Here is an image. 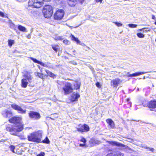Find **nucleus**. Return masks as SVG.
<instances>
[{"label": "nucleus", "mask_w": 156, "mask_h": 156, "mask_svg": "<svg viewBox=\"0 0 156 156\" xmlns=\"http://www.w3.org/2000/svg\"><path fill=\"white\" fill-rule=\"evenodd\" d=\"M42 133L38 131H34L31 133L27 136L29 141L39 143L41 142V138L42 137Z\"/></svg>", "instance_id": "nucleus-1"}, {"label": "nucleus", "mask_w": 156, "mask_h": 156, "mask_svg": "<svg viewBox=\"0 0 156 156\" xmlns=\"http://www.w3.org/2000/svg\"><path fill=\"white\" fill-rule=\"evenodd\" d=\"M53 11V8L51 5H46L43 8L42 13L45 18H48L51 17L52 16Z\"/></svg>", "instance_id": "nucleus-2"}, {"label": "nucleus", "mask_w": 156, "mask_h": 156, "mask_svg": "<svg viewBox=\"0 0 156 156\" xmlns=\"http://www.w3.org/2000/svg\"><path fill=\"white\" fill-rule=\"evenodd\" d=\"M61 83L64 84L62 89L65 95L68 94L73 92V89L71 83L68 82H62Z\"/></svg>", "instance_id": "nucleus-3"}, {"label": "nucleus", "mask_w": 156, "mask_h": 156, "mask_svg": "<svg viewBox=\"0 0 156 156\" xmlns=\"http://www.w3.org/2000/svg\"><path fill=\"white\" fill-rule=\"evenodd\" d=\"M18 124H15L11 126L10 127V132H13L14 133L20 132L23 130L24 125L21 123Z\"/></svg>", "instance_id": "nucleus-4"}, {"label": "nucleus", "mask_w": 156, "mask_h": 156, "mask_svg": "<svg viewBox=\"0 0 156 156\" xmlns=\"http://www.w3.org/2000/svg\"><path fill=\"white\" fill-rule=\"evenodd\" d=\"M23 76L25 78L22 79L21 80V86L22 87L26 88L27 87L28 84V81L29 82H30V80L32 79V77L30 74H25Z\"/></svg>", "instance_id": "nucleus-5"}, {"label": "nucleus", "mask_w": 156, "mask_h": 156, "mask_svg": "<svg viewBox=\"0 0 156 156\" xmlns=\"http://www.w3.org/2000/svg\"><path fill=\"white\" fill-rule=\"evenodd\" d=\"M65 14V12L62 9H58L56 11L53 15L55 20H59L62 19Z\"/></svg>", "instance_id": "nucleus-6"}, {"label": "nucleus", "mask_w": 156, "mask_h": 156, "mask_svg": "<svg viewBox=\"0 0 156 156\" xmlns=\"http://www.w3.org/2000/svg\"><path fill=\"white\" fill-rule=\"evenodd\" d=\"M28 3L29 5L37 8L41 7L43 5L42 0H29Z\"/></svg>", "instance_id": "nucleus-7"}, {"label": "nucleus", "mask_w": 156, "mask_h": 156, "mask_svg": "<svg viewBox=\"0 0 156 156\" xmlns=\"http://www.w3.org/2000/svg\"><path fill=\"white\" fill-rule=\"evenodd\" d=\"M90 130L89 126L86 124H84L82 125L80 124L78 126V127L76 128V130L81 133L87 132Z\"/></svg>", "instance_id": "nucleus-8"}, {"label": "nucleus", "mask_w": 156, "mask_h": 156, "mask_svg": "<svg viewBox=\"0 0 156 156\" xmlns=\"http://www.w3.org/2000/svg\"><path fill=\"white\" fill-rule=\"evenodd\" d=\"M28 116L30 119L35 120H39L41 118V115L39 112L33 111H29Z\"/></svg>", "instance_id": "nucleus-9"}, {"label": "nucleus", "mask_w": 156, "mask_h": 156, "mask_svg": "<svg viewBox=\"0 0 156 156\" xmlns=\"http://www.w3.org/2000/svg\"><path fill=\"white\" fill-rule=\"evenodd\" d=\"M85 0H67V3L69 6L74 7L78 3L82 4Z\"/></svg>", "instance_id": "nucleus-10"}, {"label": "nucleus", "mask_w": 156, "mask_h": 156, "mask_svg": "<svg viewBox=\"0 0 156 156\" xmlns=\"http://www.w3.org/2000/svg\"><path fill=\"white\" fill-rule=\"evenodd\" d=\"M11 106L13 109L17 111L20 114L25 113L26 112V110L23 109L21 107L15 104H12Z\"/></svg>", "instance_id": "nucleus-11"}, {"label": "nucleus", "mask_w": 156, "mask_h": 156, "mask_svg": "<svg viewBox=\"0 0 156 156\" xmlns=\"http://www.w3.org/2000/svg\"><path fill=\"white\" fill-rule=\"evenodd\" d=\"M122 82V80L119 78H116L112 80L111 81V85L113 88H116Z\"/></svg>", "instance_id": "nucleus-12"}, {"label": "nucleus", "mask_w": 156, "mask_h": 156, "mask_svg": "<svg viewBox=\"0 0 156 156\" xmlns=\"http://www.w3.org/2000/svg\"><path fill=\"white\" fill-rule=\"evenodd\" d=\"M22 121V118L19 116H14L10 118V123L19 124Z\"/></svg>", "instance_id": "nucleus-13"}, {"label": "nucleus", "mask_w": 156, "mask_h": 156, "mask_svg": "<svg viewBox=\"0 0 156 156\" xmlns=\"http://www.w3.org/2000/svg\"><path fill=\"white\" fill-rule=\"evenodd\" d=\"M107 142L111 145L118 147H125V145L124 144L115 141H108Z\"/></svg>", "instance_id": "nucleus-14"}, {"label": "nucleus", "mask_w": 156, "mask_h": 156, "mask_svg": "<svg viewBox=\"0 0 156 156\" xmlns=\"http://www.w3.org/2000/svg\"><path fill=\"white\" fill-rule=\"evenodd\" d=\"M106 121L108 124V127L111 129L115 128V124L114 121L111 119H106Z\"/></svg>", "instance_id": "nucleus-15"}, {"label": "nucleus", "mask_w": 156, "mask_h": 156, "mask_svg": "<svg viewBox=\"0 0 156 156\" xmlns=\"http://www.w3.org/2000/svg\"><path fill=\"white\" fill-rule=\"evenodd\" d=\"M80 96V95L79 93H73L71 96L70 100L72 102L76 101Z\"/></svg>", "instance_id": "nucleus-16"}, {"label": "nucleus", "mask_w": 156, "mask_h": 156, "mask_svg": "<svg viewBox=\"0 0 156 156\" xmlns=\"http://www.w3.org/2000/svg\"><path fill=\"white\" fill-rule=\"evenodd\" d=\"M147 106L150 108H156V100H152L149 101L147 103Z\"/></svg>", "instance_id": "nucleus-17"}, {"label": "nucleus", "mask_w": 156, "mask_h": 156, "mask_svg": "<svg viewBox=\"0 0 156 156\" xmlns=\"http://www.w3.org/2000/svg\"><path fill=\"white\" fill-rule=\"evenodd\" d=\"M30 59L33 61L34 63H36L38 64H40L42 66H43L45 67H48V66L44 63L41 62L37 60L36 59L32 57H30Z\"/></svg>", "instance_id": "nucleus-18"}, {"label": "nucleus", "mask_w": 156, "mask_h": 156, "mask_svg": "<svg viewBox=\"0 0 156 156\" xmlns=\"http://www.w3.org/2000/svg\"><path fill=\"white\" fill-rule=\"evenodd\" d=\"M75 82L76 83L74 84L73 85L74 86V89L76 90H77L80 88L81 82L78 80H75Z\"/></svg>", "instance_id": "nucleus-19"}, {"label": "nucleus", "mask_w": 156, "mask_h": 156, "mask_svg": "<svg viewBox=\"0 0 156 156\" xmlns=\"http://www.w3.org/2000/svg\"><path fill=\"white\" fill-rule=\"evenodd\" d=\"M36 74L37 76L39 78L42 79L43 80H44L45 79V77H47L48 76V75H44L42 73L37 72Z\"/></svg>", "instance_id": "nucleus-20"}, {"label": "nucleus", "mask_w": 156, "mask_h": 156, "mask_svg": "<svg viewBox=\"0 0 156 156\" xmlns=\"http://www.w3.org/2000/svg\"><path fill=\"white\" fill-rule=\"evenodd\" d=\"M71 40L72 41H75L77 44H80V41L77 37H76L74 35L72 34L70 35Z\"/></svg>", "instance_id": "nucleus-21"}, {"label": "nucleus", "mask_w": 156, "mask_h": 156, "mask_svg": "<svg viewBox=\"0 0 156 156\" xmlns=\"http://www.w3.org/2000/svg\"><path fill=\"white\" fill-rule=\"evenodd\" d=\"M123 155L121 153H111L108 154L106 156H123Z\"/></svg>", "instance_id": "nucleus-22"}, {"label": "nucleus", "mask_w": 156, "mask_h": 156, "mask_svg": "<svg viewBox=\"0 0 156 156\" xmlns=\"http://www.w3.org/2000/svg\"><path fill=\"white\" fill-rule=\"evenodd\" d=\"M46 73L48 74V76H49L51 77L54 78L56 76V75L53 73H52L51 72H50L49 70H45Z\"/></svg>", "instance_id": "nucleus-23"}, {"label": "nucleus", "mask_w": 156, "mask_h": 156, "mask_svg": "<svg viewBox=\"0 0 156 156\" xmlns=\"http://www.w3.org/2000/svg\"><path fill=\"white\" fill-rule=\"evenodd\" d=\"M51 47L53 50L56 52H57V51L59 50V45L57 44H52L51 45Z\"/></svg>", "instance_id": "nucleus-24"}, {"label": "nucleus", "mask_w": 156, "mask_h": 156, "mask_svg": "<svg viewBox=\"0 0 156 156\" xmlns=\"http://www.w3.org/2000/svg\"><path fill=\"white\" fill-rule=\"evenodd\" d=\"M2 115L5 117L7 118L10 115V112L7 110H5L3 111Z\"/></svg>", "instance_id": "nucleus-25"}, {"label": "nucleus", "mask_w": 156, "mask_h": 156, "mask_svg": "<svg viewBox=\"0 0 156 156\" xmlns=\"http://www.w3.org/2000/svg\"><path fill=\"white\" fill-rule=\"evenodd\" d=\"M89 143L91 146H93L96 144V141L94 139L91 138L89 141Z\"/></svg>", "instance_id": "nucleus-26"}, {"label": "nucleus", "mask_w": 156, "mask_h": 156, "mask_svg": "<svg viewBox=\"0 0 156 156\" xmlns=\"http://www.w3.org/2000/svg\"><path fill=\"white\" fill-rule=\"evenodd\" d=\"M41 143H42L44 144H49L50 143V141L48 137L47 136L42 141L41 140Z\"/></svg>", "instance_id": "nucleus-27"}, {"label": "nucleus", "mask_w": 156, "mask_h": 156, "mask_svg": "<svg viewBox=\"0 0 156 156\" xmlns=\"http://www.w3.org/2000/svg\"><path fill=\"white\" fill-rule=\"evenodd\" d=\"M18 29L20 31L24 32L26 31V29L25 27L22 26L21 25H20L18 26Z\"/></svg>", "instance_id": "nucleus-28"}, {"label": "nucleus", "mask_w": 156, "mask_h": 156, "mask_svg": "<svg viewBox=\"0 0 156 156\" xmlns=\"http://www.w3.org/2000/svg\"><path fill=\"white\" fill-rule=\"evenodd\" d=\"M145 73V72H136V73H134V76H137L139 75L143 74Z\"/></svg>", "instance_id": "nucleus-29"}, {"label": "nucleus", "mask_w": 156, "mask_h": 156, "mask_svg": "<svg viewBox=\"0 0 156 156\" xmlns=\"http://www.w3.org/2000/svg\"><path fill=\"white\" fill-rule=\"evenodd\" d=\"M137 36L139 37V38H143L144 37V35L143 34H142V33L140 32V33H138L136 34Z\"/></svg>", "instance_id": "nucleus-30"}, {"label": "nucleus", "mask_w": 156, "mask_h": 156, "mask_svg": "<svg viewBox=\"0 0 156 156\" xmlns=\"http://www.w3.org/2000/svg\"><path fill=\"white\" fill-rule=\"evenodd\" d=\"M129 27L132 28H134L136 27L137 25H136L133 24H129L128 25Z\"/></svg>", "instance_id": "nucleus-31"}, {"label": "nucleus", "mask_w": 156, "mask_h": 156, "mask_svg": "<svg viewBox=\"0 0 156 156\" xmlns=\"http://www.w3.org/2000/svg\"><path fill=\"white\" fill-rule=\"evenodd\" d=\"M118 27H121L122 26V24L121 23H119L116 22H113Z\"/></svg>", "instance_id": "nucleus-32"}, {"label": "nucleus", "mask_w": 156, "mask_h": 156, "mask_svg": "<svg viewBox=\"0 0 156 156\" xmlns=\"http://www.w3.org/2000/svg\"><path fill=\"white\" fill-rule=\"evenodd\" d=\"M80 141L83 142L84 143H86L87 140L86 139L83 137H82L80 140Z\"/></svg>", "instance_id": "nucleus-33"}, {"label": "nucleus", "mask_w": 156, "mask_h": 156, "mask_svg": "<svg viewBox=\"0 0 156 156\" xmlns=\"http://www.w3.org/2000/svg\"><path fill=\"white\" fill-rule=\"evenodd\" d=\"M144 148L147 149H148L149 151H151L152 152H153L154 151V149L152 148H150L146 146L144 147Z\"/></svg>", "instance_id": "nucleus-34"}, {"label": "nucleus", "mask_w": 156, "mask_h": 156, "mask_svg": "<svg viewBox=\"0 0 156 156\" xmlns=\"http://www.w3.org/2000/svg\"><path fill=\"white\" fill-rule=\"evenodd\" d=\"M63 42L66 44H68L69 42V41L66 39L64 40Z\"/></svg>", "instance_id": "nucleus-35"}, {"label": "nucleus", "mask_w": 156, "mask_h": 156, "mask_svg": "<svg viewBox=\"0 0 156 156\" xmlns=\"http://www.w3.org/2000/svg\"><path fill=\"white\" fill-rule=\"evenodd\" d=\"M45 153L43 152H41L39 154H38L37 156H44Z\"/></svg>", "instance_id": "nucleus-36"}, {"label": "nucleus", "mask_w": 156, "mask_h": 156, "mask_svg": "<svg viewBox=\"0 0 156 156\" xmlns=\"http://www.w3.org/2000/svg\"><path fill=\"white\" fill-rule=\"evenodd\" d=\"M96 86L98 88H100L101 87V85H100V83L99 82H97L96 83Z\"/></svg>", "instance_id": "nucleus-37"}, {"label": "nucleus", "mask_w": 156, "mask_h": 156, "mask_svg": "<svg viewBox=\"0 0 156 156\" xmlns=\"http://www.w3.org/2000/svg\"><path fill=\"white\" fill-rule=\"evenodd\" d=\"M0 16L2 17H5V15H4V13L2 11H0Z\"/></svg>", "instance_id": "nucleus-38"}, {"label": "nucleus", "mask_w": 156, "mask_h": 156, "mask_svg": "<svg viewBox=\"0 0 156 156\" xmlns=\"http://www.w3.org/2000/svg\"><path fill=\"white\" fill-rule=\"evenodd\" d=\"M60 4L62 6H66V4L64 3V2L61 1L60 2Z\"/></svg>", "instance_id": "nucleus-39"}, {"label": "nucleus", "mask_w": 156, "mask_h": 156, "mask_svg": "<svg viewBox=\"0 0 156 156\" xmlns=\"http://www.w3.org/2000/svg\"><path fill=\"white\" fill-rule=\"evenodd\" d=\"M10 147L11 149V151L13 152H14V149H15V147L14 146H13L12 145L10 146Z\"/></svg>", "instance_id": "nucleus-40"}, {"label": "nucleus", "mask_w": 156, "mask_h": 156, "mask_svg": "<svg viewBox=\"0 0 156 156\" xmlns=\"http://www.w3.org/2000/svg\"><path fill=\"white\" fill-rule=\"evenodd\" d=\"M14 43V41L13 40H10V47Z\"/></svg>", "instance_id": "nucleus-41"}, {"label": "nucleus", "mask_w": 156, "mask_h": 156, "mask_svg": "<svg viewBox=\"0 0 156 156\" xmlns=\"http://www.w3.org/2000/svg\"><path fill=\"white\" fill-rule=\"evenodd\" d=\"M127 76L129 77H131V76H134V73L132 74H130L129 75H128Z\"/></svg>", "instance_id": "nucleus-42"}, {"label": "nucleus", "mask_w": 156, "mask_h": 156, "mask_svg": "<svg viewBox=\"0 0 156 156\" xmlns=\"http://www.w3.org/2000/svg\"><path fill=\"white\" fill-rule=\"evenodd\" d=\"M85 145V143L80 144H79L80 147H84Z\"/></svg>", "instance_id": "nucleus-43"}, {"label": "nucleus", "mask_w": 156, "mask_h": 156, "mask_svg": "<svg viewBox=\"0 0 156 156\" xmlns=\"http://www.w3.org/2000/svg\"><path fill=\"white\" fill-rule=\"evenodd\" d=\"M152 19L153 20H155L156 18L155 16L154 15H152Z\"/></svg>", "instance_id": "nucleus-44"}, {"label": "nucleus", "mask_w": 156, "mask_h": 156, "mask_svg": "<svg viewBox=\"0 0 156 156\" xmlns=\"http://www.w3.org/2000/svg\"><path fill=\"white\" fill-rule=\"evenodd\" d=\"M102 0H96V1L97 2H100V3H101Z\"/></svg>", "instance_id": "nucleus-45"}, {"label": "nucleus", "mask_w": 156, "mask_h": 156, "mask_svg": "<svg viewBox=\"0 0 156 156\" xmlns=\"http://www.w3.org/2000/svg\"><path fill=\"white\" fill-rule=\"evenodd\" d=\"M129 98H127L126 99V101H127V102L129 101Z\"/></svg>", "instance_id": "nucleus-46"}, {"label": "nucleus", "mask_w": 156, "mask_h": 156, "mask_svg": "<svg viewBox=\"0 0 156 156\" xmlns=\"http://www.w3.org/2000/svg\"><path fill=\"white\" fill-rule=\"evenodd\" d=\"M51 0H43V1H45V2H49Z\"/></svg>", "instance_id": "nucleus-47"}, {"label": "nucleus", "mask_w": 156, "mask_h": 156, "mask_svg": "<svg viewBox=\"0 0 156 156\" xmlns=\"http://www.w3.org/2000/svg\"><path fill=\"white\" fill-rule=\"evenodd\" d=\"M65 80H72V79H69V78H68L67 79H66Z\"/></svg>", "instance_id": "nucleus-48"}, {"label": "nucleus", "mask_w": 156, "mask_h": 156, "mask_svg": "<svg viewBox=\"0 0 156 156\" xmlns=\"http://www.w3.org/2000/svg\"><path fill=\"white\" fill-rule=\"evenodd\" d=\"M8 44H9V45H10V40H8Z\"/></svg>", "instance_id": "nucleus-49"}, {"label": "nucleus", "mask_w": 156, "mask_h": 156, "mask_svg": "<svg viewBox=\"0 0 156 156\" xmlns=\"http://www.w3.org/2000/svg\"><path fill=\"white\" fill-rule=\"evenodd\" d=\"M144 28H143V29H140V30H140V31H141L143 29H144Z\"/></svg>", "instance_id": "nucleus-50"}, {"label": "nucleus", "mask_w": 156, "mask_h": 156, "mask_svg": "<svg viewBox=\"0 0 156 156\" xmlns=\"http://www.w3.org/2000/svg\"><path fill=\"white\" fill-rule=\"evenodd\" d=\"M154 24L156 25V22H155L154 23Z\"/></svg>", "instance_id": "nucleus-51"}, {"label": "nucleus", "mask_w": 156, "mask_h": 156, "mask_svg": "<svg viewBox=\"0 0 156 156\" xmlns=\"http://www.w3.org/2000/svg\"><path fill=\"white\" fill-rule=\"evenodd\" d=\"M38 66V68L40 69V66Z\"/></svg>", "instance_id": "nucleus-52"}, {"label": "nucleus", "mask_w": 156, "mask_h": 156, "mask_svg": "<svg viewBox=\"0 0 156 156\" xmlns=\"http://www.w3.org/2000/svg\"><path fill=\"white\" fill-rule=\"evenodd\" d=\"M61 38L58 39V40H61Z\"/></svg>", "instance_id": "nucleus-53"}, {"label": "nucleus", "mask_w": 156, "mask_h": 156, "mask_svg": "<svg viewBox=\"0 0 156 156\" xmlns=\"http://www.w3.org/2000/svg\"><path fill=\"white\" fill-rule=\"evenodd\" d=\"M8 120H9V121H10V119H9Z\"/></svg>", "instance_id": "nucleus-54"}, {"label": "nucleus", "mask_w": 156, "mask_h": 156, "mask_svg": "<svg viewBox=\"0 0 156 156\" xmlns=\"http://www.w3.org/2000/svg\"><path fill=\"white\" fill-rule=\"evenodd\" d=\"M155 42H156V39H155Z\"/></svg>", "instance_id": "nucleus-55"}]
</instances>
